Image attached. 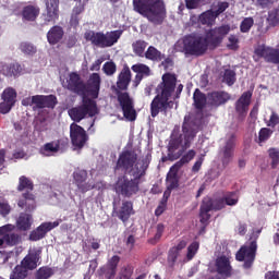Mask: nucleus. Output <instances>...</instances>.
<instances>
[{
    "label": "nucleus",
    "instance_id": "603ef678",
    "mask_svg": "<svg viewBox=\"0 0 279 279\" xmlns=\"http://www.w3.org/2000/svg\"><path fill=\"white\" fill-rule=\"evenodd\" d=\"M269 158L272 160V167H277L279 163V149L278 148H270L268 150Z\"/></svg>",
    "mask_w": 279,
    "mask_h": 279
},
{
    "label": "nucleus",
    "instance_id": "5fc2aeb1",
    "mask_svg": "<svg viewBox=\"0 0 279 279\" xmlns=\"http://www.w3.org/2000/svg\"><path fill=\"white\" fill-rule=\"evenodd\" d=\"M12 108H14V105H12V102H8L5 100L0 102L1 114H8V112H10V110H12Z\"/></svg>",
    "mask_w": 279,
    "mask_h": 279
},
{
    "label": "nucleus",
    "instance_id": "7c9ffc66",
    "mask_svg": "<svg viewBox=\"0 0 279 279\" xmlns=\"http://www.w3.org/2000/svg\"><path fill=\"white\" fill-rule=\"evenodd\" d=\"M36 197L32 193H24L22 198L19 201L17 206L20 208H26V210L36 209Z\"/></svg>",
    "mask_w": 279,
    "mask_h": 279
},
{
    "label": "nucleus",
    "instance_id": "20e7f679",
    "mask_svg": "<svg viewBox=\"0 0 279 279\" xmlns=\"http://www.w3.org/2000/svg\"><path fill=\"white\" fill-rule=\"evenodd\" d=\"M173 90H175V75L165 74L162 83L157 87V96L150 105L151 117H158L159 112L173 108V100H171Z\"/></svg>",
    "mask_w": 279,
    "mask_h": 279
},
{
    "label": "nucleus",
    "instance_id": "aec40b11",
    "mask_svg": "<svg viewBox=\"0 0 279 279\" xmlns=\"http://www.w3.org/2000/svg\"><path fill=\"white\" fill-rule=\"evenodd\" d=\"M216 269L222 276H232V265L230 264V255H220L216 258Z\"/></svg>",
    "mask_w": 279,
    "mask_h": 279
},
{
    "label": "nucleus",
    "instance_id": "c9c22d12",
    "mask_svg": "<svg viewBox=\"0 0 279 279\" xmlns=\"http://www.w3.org/2000/svg\"><path fill=\"white\" fill-rule=\"evenodd\" d=\"M38 14H40V10L34 5L24 8L22 12L24 21H36Z\"/></svg>",
    "mask_w": 279,
    "mask_h": 279
},
{
    "label": "nucleus",
    "instance_id": "0e129e2a",
    "mask_svg": "<svg viewBox=\"0 0 279 279\" xmlns=\"http://www.w3.org/2000/svg\"><path fill=\"white\" fill-rule=\"evenodd\" d=\"M162 232H165V226L159 223L157 225V231L155 234V240L158 241V239H160V236H162Z\"/></svg>",
    "mask_w": 279,
    "mask_h": 279
},
{
    "label": "nucleus",
    "instance_id": "5701e85b",
    "mask_svg": "<svg viewBox=\"0 0 279 279\" xmlns=\"http://www.w3.org/2000/svg\"><path fill=\"white\" fill-rule=\"evenodd\" d=\"M58 0H47L46 10L47 14L45 15L46 24L56 23L58 21Z\"/></svg>",
    "mask_w": 279,
    "mask_h": 279
},
{
    "label": "nucleus",
    "instance_id": "f03ea898",
    "mask_svg": "<svg viewBox=\"0 0 279 279\" xmlns=\"http://www.w3.org/2000/svg\"><path fill=\"white\" fill-rule=\"evenodd\" d=\"M198 130L199 123L195 122L190 116H186L183 122V133L178 136L177 130L172 132L168 146V158L170 160H178L184 154L185 149L191 147Z\"/></svg>",
    "mask_w": 279,
    "mask_h": 279
},
{
    "label": "nucleus",
    "instance_id": "49530a36",
    "mask_svg": "<svg viewBox=\"0 0 279 279\" xmlns=\"http://www.w3.org/2000/svg\"><path fill=\"white\" fill-rule=\"evenodd\" d=\"M272 132L271 130L264 128L259 131V135H258V140L257 143L259 145H263V143H265V141H269V137L271 136Z\"/></svg>",
    "mask_w": 279,
    "mask_h": 279
},
{
    "label": "nucleus",
    "instance_id": "e2e57ef3",
    "mask_svg": "<svg viewBox=\"0 0 279 279\" xmlns=\"http://www.w3.org/2000/svg\"><path fill=\"white\" fill-rule=\"evenodd\" d=\"M104 63V59L100 58L98 60H96L92 66H90V71H99L101 69V64Z\"/></svg>",
    "mask_w": 279,
    "mask_h": 279
},
{
    "label": "nucleus",
    "instance_id": "6ab92c4d",
    "mask_svg": "<svg viewBox=\"0 0 279 279\" xmlns=\"http://www.w3.org/2000/svg\"><path fill=\"white\" fill-rule=\"evenodd\" d=\"M228 34H230V26L225 25L207 33V38L209 39L211 47H217V45L223 39V36Z\"/></svg>",
    "mask_w": 279,
    "mask_h": 279
},
{
    "label": "nucleus",
    "instance_id": "bb28decb",
    "mask_svg": "<svg viewBox=\"0 0 279 279\" xmlns=\"http://www.w3.org/2000/svg\"><path fill=\"white\" fill-rule=\"evenodd\" d=\"M132 71L134 73H137L135 76L136 86L141 84V80H143L144 77H149V75H151V70L149 69V66L143 63H136L132 65Z\"/></svg>",
    "mask_w": 279,
    "mask_h": 279
},
{
    "label": "nucleus",
    "instance_id": "4c0bfd02",
    "mask_svg": "<svg viewBox=\"0 0 279 279\" xmlns=\"http://www.w3.org/2000/svg\"><path fill=\"white\" fill-rule=\"evenodd\" d=\"M60 149V144L58 142H50L44 145V147L40 149V154L43 156H53V154H58Z\"/></svg>",
    "mask_w": 279,
    "mask_h": 279
},
{
    "label": "nucleus",
    "instance_id": "79ce46f5",
    "mask_svg": "<svg viewBox=\"0 0 279 279\" xmlns=\"http://www.w3.org/2000/svg\"><path fill=\"white\" fill-rule=\"evenodd\" d=\"M197 250H199V243L193 242L187 247V253L185 255V258H183L181 262L186 263V260H193V258H195V254H197Z\"/></svg>",
    "mask_w": 279,
    "mask_h": 279
},
{
    "label": "nucleus",
    "instance_id": "8fccbe9b",
    "mask_svg": "<svg viewBox=\"0 0 279 279\" xmlns=\"http://www.w3.org/2000/svg\"><path fill=\"white\" fill-rule=\"evenodd\" d=\"M102 71L106 75H114V73H117V64L112 61L106 62L102 66Z\"/></svg>",
    "mask_w": 279,
    "mask_h": 279
},
{
    "label": "nucleus",
    "instance_id": "b1692460",
    "mask_svg": "<svg viewBox=\"0 0 279 279\" xmlns=\"http://www.w3.org/2000/svg\"><path fill=\"white\" fill-rule=\"evenodd\" d=\"M186 247V241H181L177 246H173L168 254V263L170 267L175 265V260L182 262V251Z\"/></svg>",
    "mask_w": 279,
    "mask_h": 279
},
{
    "label": "nucleus",
    "instance_id": "f8f14e48",
    "mask_svg": "<svg viewBox=\"0 0 279 279\" xmlns=\"http://www.w3.org/2000/svg\"><path fill=\"white\" fill-rule=\"evenodd\" d=\"M256 241H252L250 244L242 246L236 255V260L244 262V269H250L254 265V259L256 258Z\"/></svg>",
    "mask_w": 279,
    "mask_h": 279
},
{
    "label": "nucleus",
    "instance_id": "338daca9",
    "mask_svg": "<svg viewBox=\"0 0 279 279\" xmlns=\"http://www.w3.org/2000/svg\"><path fill=\"white\" fill-rule=\"evenodd\" d=\"M22 106H33L34 107V96L24 98L22 100Z\"/></svg>",
    "mask_w": 279,
    "mask_h": 279
},
{
    "label": "nucleus",
    "instance_id": "e433bc0d",
    "mask_svg": "<svg viewBox=\"0 0 279 279\" xmlns=\"http://www.w3.org/2000/svg\"><path fill=\"white\" fill-rule=\"evenodd\" d=\"M193 99H194V106L198 110H202V108H204V106L208 104V96L206 97V95L202 94L199 89H196L194 92Z\"/></svg>",
    "mask_w": 279,
    "mask_h": 279
},
{
    "label": "nucleus",
    "instance_id": "f257e3e1",
    "mask_svg": "<svg viewBox=\"0 0 279 279\" xmlns=\"http://www.w3.org/2000/svg\"><path fill=\"white\" fill-rule=\"evenodd\" d=\"M150 160L151 155L149 154L136 159L135 153H122L118 160L117 169H124V171H128L132 178L121 177L116 184V192L120 195H125L126 197L137 193L141 178L145 175V171H147Z\"/></svg>",
    "mask_w": 279,
    "mask_h": 279
},
{
    "label": "nucleus",
    "instance_id": "37998d69",
    "mask_svg": "<svg viewBox=\"0 0 279 279\" xmlns=\"http://www.w3.org/2000/svg\"><path fill=\"white\" fill-rule=\"evenodd\" d=\"M25 189L32 191V189H34V185L27 177H20L17 191H25Z\"/></svg>",
    "mask_w": 279,
    "mask_h": 279
},
{
    "label": "nucleus",
    "instance_id": "ddd939ff",
    "mask_svg": "<svg viewBox=\"0 0 279 279\" xmlns=\"http://www.w3.org/2000/svg\"><path fill=\"white\" fill-rule=\"evenodd\" d=\"M70 138L74 147L82 149V147H84L88 141V134H86L84 128L77 125L76 123H72L70 125Z\"/></svg>",
    "mask_w": 279,
    "mask_h": 279
},
{
    "label": "nucleus",
    "instance_id": "ea45409f",
    "mask_svg": "<svg viewBox=\"0 0 279 279\" xmlns=\"http://www.w3.org/2000/svg\"><path fill=\"white\" fill-rule=\"evenodd\" d=\"M133 51L135 56H138L140 58H145V49H147V43L144 40H137L133 43L132 45Z\"/></svg>",
    "mask_w": 279,
    "mask_h": 279
},
{
    "label": "nucleus",
    "instance_id": "774afa93",
    "mask_svg": "<svg viewBox=\"0 0 279 279\" xmlns=\"http://www.w3.org/2000/svg\"><path fill=\"white\" fill-rule=\"evenodd\" d=\"M265 278L266 279H279V274H278V271H268L265 275Z\"/></svg>",
    "mask_w": 279,
    "mask_h": 279
},
{
    "label": "nucleus",
    "instance_id": "2f4dec72",
    "mask_svg": "<svg viewBox=\"0 0 279 279\" xmlns=\"http://www.w3.org/2000/svg\"><path fill=\"white\" fill-rule=\"evenodd\" d=\"M132 80V72L130 68H124L118 78L117 86L120 90H125L128 86H130V82Z\"/></svg>",
    "mask_w": 279,
    "mask_h": 279
},
{
    "label": "nucleus",
    "instance_id": "393cba45",
    "mask_svg": "<svg viewBox=\"0 0 279 279\" xmlns=\"http://www.w3.org/2000/svg\"><path fill=\"white\" fill-rule=\"evenodd\" d=\"M119 256H112L106 266H104L100 271L105 275V278L112 279L117 275V267L119 265Z\"/></svg>",
    "mask_w": 279,
    "mask_h": 279
},
{
    "label": "nucleus",
    "instance_id": "9b49d317",
    "mask_svg": "<svg viewBox=\"0 0 279 279\" xmlns=\"http://www.w3.org/2000/svg\"><path fill=\"white\" fill-rule=\"evenodd\" d=\"M74 182L81 191V193H88V191H93V189H97L98 191L104 189V183H94L93 181L86 182L88 180V172L86 170H76L73 173Z\"/></svg>",
    "mask_w": 279,
    "mask_h": 279
},
{
    "label": "nucleus",
    "instance_id": "a19ab883",
    "mask_svg": "<svg viewBox=\"0 0 279 279\" xmlns=\"http://www.w3.org/2000/svg\"><path fill=\"white\" fill-rule=\"evenodd\" d=\"M2 100L14 106V104H16V90L12 87L4 89L2 93Z\"/></svg>",
    "mask_w": 279,
    "mask_h": 279
},
{
    "label": "nucleus",
    "instance_id": "13d9d810",
    "mask_svg": "<svg viewBox=\"0 0 279 279\" xmlns=\"http://www.w3.org/2000/svg\"><path fill=\"white\" fill-rule=\"evenodd\" d=\"M279 123V117L277 116L276 112H272L270 116L269 121L267 122L268 128H276Z\"/></svg>",
    "mask_w": 279,
    "mask_h": 279
},
{
    "label": "nucleus",
    "instance_id": "dca6fc26",
    "mask_svg": "<svg viewBox=\"0 0 279 279\" xmlns=\"http://www.w3.org/2000/svg\"><path fill=\"white\" fill-rule=\"evenodd\" d=\"M255 54L259 58H264L266 62H272V64H279V49H274L265 45L258 46L255 49Z\"/></svg>",
    "mask_w": 279,
    "mask_h": 279
},
{
    "label": "nucleus",
    "instance_id": "6e6552de",
    "mask_svg": "<svg viewBox=\"0 0 279 279\" xmlns=\"http://www.w3.org/2000/svg\"><path fill=\"white\" fill-rule=\"evenodd\" d=\"M123 31H111L106 34L101 32L87 31L84 35L85 40L87 43H92L96 47H100L101 49H106V47H112L119 43V38H121Z\"/></svg>",
    "mask_w": 279,
    "mask_h": 279
},
{
    "label": "nucleus",
    "instance_id": "cd10ccee",
    "mask_svg": "<svg viewBox=\"0 0 279 279\" xmlns=\"http://www.w3.org/2000/svg\"><path fill=\"white\" fill-rule=\"evenodd\" d=\"M32 223H34V218L29 214L22 213L16 219V228L23 232L29 230L32 228Z\"/></svg>",
    "mask_w": 279,
    "mask_h": 279
},
{
    "label": "nucleus",
    "instance_id": "72a5a7b5",
    "mask_svg": "<svg viewBox=\"0 0 279 279\" xmlns=\"http://www.w3.org/2000/svg\"><path fill=\"white\" fill-rule=\"evenodd\" d=\"M62 36H64V31H62V27L54 26L47 34L48 43L50 45H57V43L62 40Z\"/></svg>",
    "mask_w": 279,
    "mask_h": 279
},
{
    "label": "nucleus",
    "instance_id": "3c124183",
    "mask_svg": "<svg viewBox=\"0 0 279 279\" xmlns=\"http://www.w3.org/2000/svg\"><path fill=\"white\" fill-rule=\"evenodd\" d=\"M20 49L23 53H27L28 56H31L32 53H36L35 46L29 43H22L20 45Z\"/></svg>",
    "mask_w": 279,
    "mask_h": 279
},
{
    "label": "nucleus",
    "instance_id": "4468645a",
    "mask_svg": "<svg viewBox=\"0 0 279 279\" xmlns=\"http://www.w3.org/2000/svg\"><path fill=\"white\" fill-rule=\"evenodd\" d=\"M118 101L121 106L122 112L128 121L136 119V110H134V102L128 93L118 94Z\"/></svg>",
    "mask_w": 279,
    "mask_h": 279
},
{
    "label": "nucleus",
    "instance_id": "6e6d98bb",
    "mask_svg": "<svg viewBox=\"0 0 279 279\" xmlns=\"http://www.w3.org/2000/svg\"><path fill=\"white\" fill-rule=\"evenodd\" d=\"M10 210L12 209L10 208V205L8 204V202L0 201V215L5 217V215H10Z\"/></svg>",
    "mask_w": 279,
    "mask_h": 279
},
{
    "label": "nucleus",
    "instance_id": "412c9836",
    "mask_svg": "<svg viewBox=\"0 0 279 279\" xmlns=\"http://www.w3.org/2000/svg\"><path fill=\"white\" fill-rule=\"evenodd\" d=\"M250 104H252V90L244 92L235 102V110L238 114L245 117V114H247Z\"/></svg>",
    "mask_w": 279,
    "mask_h": 279
},
{
    "label": "nucleus",
    "instance_id": "423d86ee",
    "mask_svg": "<svg viewBox=\"0 0 279 279\" xmlns=\"http://www.w3.org/2000/svg\"><path fill=\"white\" fill-rule=\"evenodd\" d=\"M135 12L151 23H161L165 19V2L161 0H133Z\"/></svg>",
    "mask_w": 279,
    "mask_h": 279
},
{
    "label": "nucleus",
    "instance_id": "de8ad7c7",
    "mask_svg": "<svg viewBox=\"0 0 279 279\" xmlns=\"http://www.w3.org/2000/svg\"><path fill=\"white\" fill-rule=\"evenodd\" d=\"M206 3V0H185V8L187 10H197V8H202Z\"/></svg>",
    "mask_w": 279,
    "mask_h": 279
},
{
    "label": "nucleus",
    "instance_id": "1a4fd4ad",
    "mask_svg": "<svg viewBox=\"0 0 279 279\" xmlns=\"http://www.w3.org/2000/svg\"><path fill=\"white\" fill-rule=\"evenodd\" d=\"M40 262V250L32 248L22 260L20 266H16L11 275V279H23L27 277V271L36 269Z\"/></svg>",
    "mask_w": 279,
    "mask_h": 279
},
{
    "label": "nucleus",
    "instance_id": "f3484780",
    "mask_svg": "<svg viewBox=\"0 0 279 279\" xmlns=\"http://www.w3.org/2000/svg\"><path fill=\"white\" fill-rule=\"evenodd\" d=\"M58 105V98L53 95L44 96L36 95L34 96L33 108H56Z\"/></svg>",
    "mask_w": 279,
    "mask_h": 279
},
{
    "label": "nucleus",
    "instance_id": "69168bd1",
    "mask_svg": "<svg viewBox=\"0 0 279 279\" xmlns=\"http://www.w3.org/2000/svg\"><path fill=\"white\" fill-rule=\"evenodd\" d=\"M204 162V157H201L199 159L196 160V162L194 163L192 171H194L195 173H197V171H199V169H202V163Z\"/></svg>",
    "mask_w": 279,
    "mask_h": 279
},
{
    "label": "nucleus",
    "instance_id": "0eeeda50",
    "mask_svg": "<svg viewBox=\"0 0 279 279\" xmlns=\"http://www.w3.org/2000/svg\"><path fill=\"white\" fill-rule=\"evenodd\" d=\"M239 203V195L236 193H229L225 196L223 201L213 202L210 198H204L201 206V221L206 223L210 219V210H221L223 206H236Z\"/></svg>",
    "mask_w": 279,
    "mask_h": 279
},
{
    "label": "nucleus",
    "instance_id": "39448f33",
    "mask_svg": "<svg viewBox=\"0 0 279 279\" xmlns=\"http://www.w3.org/2000/svg\"><path fill=\"white\" fill-rule=\"evenodd\" d=\"M208 47H213L208 35H190L179 39L174 45V50L185 56H202Z\"/></svg>",
    "mask_w": 279,
    "mask_h": 279
},
{
    "label": "nucleus",
    "instance_id": "c756f323",
    "mask_svg": "<svg viewBox=\"0 0 279 279\" xmlns=\"http://www.w3.org/2000/svg\"><path fill=\"white\" fill-rule=\"evenodd\" d=\"M119 219L121 221H128L132 215H134V207L131 202H123L120 208L117 210Z\"/></svg>",
    "mask_w": 279,
    "mask_h": 279
},
{
    "label": "nucleus",
    "instance_id": "473e14b6",
    "mask_svg": "<svg viewBox=\"0 0 279 279\" xmlns=\"http://www.w3.org/2000/svg\"><path fill=\"white\" fill-rule=\"evenodd\" d=\"M0 73L5 77L16 76L17 73H21V65L17 63H0Z\"/></svg>",
    "mask_w": 279,
    "mask_h": 279
},
{
    "label": "nucleus",
    "instance_id": "052dcab7",
    "mask_svg": "<svg viewBox=\"0 0 279 279\" xmlns=\"http://www.w3.org/2000/svg\"><path fill=\"white\" fill-rule=\"evenodd\" d=\"M226 10H228V2H219L218 10L216 11L213 10V12L216 16H219V14L226 12Z\"/></svg>",
    "mask_w": 279,
    "mask_h": 279
},
{
    "label": "nucleus",
    "instance_id": "680f3d73",
    "mask_svg": "<svg viewBox=\"0 0 279 279\" xmlns=\"http://www.w3.org/2000/svg\"><path fill=\"white\" fill-rule=\"evenodd\" d=\"M165 208H167V199H165L163 202H161V203L159 204V206L156 208V210H155L156 217H160V215H161L162 213H165Z\"/></svg>",
    "mask_w": 279,
    "mask_h": 279
},
{
    "label": "nucleus",
    "instance_id": "a18cd8bd",
    "mask_svg": "<svg viewBox=\"0 0 279 279\" xmlns=\"http://www.w3.org/2000/svg\"><path fill=\"white\" fill-rule=\"evenodd\" d=\"M223 82L228 84V86H232L234 82H236V74L232 70H226L223 74Z\"/></svg>",
    "mask_w": 279,
    "mask_h": 279
},
{
    "label": "nucleus",
    "instance_id": "a878e982",
    "mask_svg": "<svg viewBox=\"0 0 279 279\" xmlns=\"http://www.w3.org/2000/svg\"><path fill=\"white\" fill-rule=\"evenodd\" d=\"M226 101H230V94L226 92H213L208 95L209 106H221Z\"/></svg>",
    "mask_w": 279,
    "mask_h": 279
},
{
    "label": "nucleus",
    "instance_id": "c85d7f7f",
    "mask_svg": "<svg viewBox=\"0 0 279 279\" xmlns=\"http://www.w3.org/2000/svg\"><path fill=\"white\" fill-rule=\"evenodd\" d=\"M234 148V135L227 141L225 148L220 153L223 165H228L232 160V149Z\"/></svg>",
    "mask_w": 279,
    "mask_h": 279
},
{
    "label": "nucleus",
    "instance_id": "58836bf2",
    "mask_svg": "<svg viewBox=\"0 0 279 279\" xmlns=\"http://www.w3.org/2000/svg\"><path fill=\"white\" fill-rule=\"evenodd\" d=\"M215 19H217V15L213 10H208L199 15V22L202 25H213L215 23Z\"/></svg>",
    "mask_w": 279,
    "mask_h": 279
},
{
    "label": "nucleus",
    "instance_id": "c03bdc74",
    "mask_svg": "<svg viewBox=\"0 0 279 279\" xmlns=\"http://www.w3.org/2000/svg\"><path fill=\"white\" fill-rule=\"evenodd\" d=\"M53 276V270L51 268H39V270L36 274V279H49Z\"/></svg>",
    "mask_w": 279,
    "mask_h": 279
},
{
    "label": "nucleus",
    "instance_id": "7ed1b4c3",
    "mask_svg": "<svg viewBox=\"0 0 279 279\" xmlns=\"http://www.w3.org/2000/svg\"><path fill=\"white\" fill-rule=\"evenodd\" d=\"M65 86L69 90L77 93V95H83L82 105L69 110V116L72 121H76L77 123H80V121H82V119H85L87 114L89 117H95V114H99V109L97 108V104L95 102V100L86 97V93H84V90H86V86L84 85V83H82L80 74L71 73L69 75V80L66 81Z\"/></svg>",
    "mask_w": 279,
    "mask_h": 279
},
{
    "label": "nucleus",
    "instance_id": "864d4df0",
    "mask_svg": "<svg viewBox=\"0 0 279 279\" xmlns=\"http://www.w3.org/2000/svg\"><path fill=\"white\" fill-rule=\"evenodd\" d=\"M78 5L73 9V14L77 16V14H82L84 12V5L88 3V0H75Z\"/></svg>",
    "mask_w": 279,
    "mask_h": 279
},
{
    "label": "nucleus",
    "instance_id": "4be33fe9",
    "mask_svg": "<svg viewBox=\"0 0 279 279\" xmlns=\"http://www.w3.org/2000/svg\"><path fill=\"white\" fill-rule=\"evenodd\" d=\"M16 227L14 225H5L0 227V236L4 235L5 245H16L19 243V235L13 232Z\"/></svg>",
    "mask_w": 279,
    "mask_h": 279
},
{
    "label": "nucleus",
    "instance_id": "09e8293b",
    "mask_svg": "<svg viewBox=\"0 0 279 279\" xmlns=\"http://www.w3.org/2000/svg\"><path fill=\"white\" fill-rule=\"evenodd\" d=\"M253 25H254V19L245 17L241 23L240 29L241 32H243V34H246V32L252 29Z\"/></svg>",
    "mask_w": 279,
    "mask_h": 279
},
{
    "label": "nucleus",
    "instance_id": "2eb2a0df",
    "mask_svg": "<svg viewBox=\"0 0 279 279\" xmlns=\"http://www.w3.org/2000/svg\"><path fill=\"white\" fill-rule=\"evenodd\" d=\"M62 223V219H58L53 222H44L36 230L32 231L29 234L31 241H40L47 236V232H51L53 228H58Z\"/></svg>",
    "mask_w": 279,
    "mask_h": 279
},
{
    "label": "nucleus",
    "instance_id": "4d7b16f0",
    "mask_svg": "<svg viewBox=\"0 0 279 279\" xmlns=\"http://www.w3.org/2000/svg\"><path fill=\"white\" fill-rule=\"evenodd\" d=\"M228 47H229V49H238L239 48V38L234 35H231L229 37Z\"/></svg>",
    "mask_w": 279,
    "mask_h": 279
},
{
    "label": "nucleus",
    "instance_id": "a211bd4d",
    "mask_svg": "<svg viewBox=\"0 0 279 279\" xmlns=\"http://www.w3.org/2000/svg\"><path fill=\"white\" fill-rule=\"evenodd\" d=\"M101 85V76L98 73H93L88 80L86 97H92V99H97L99 97V88Z\"/></svg>",
    "mask_w": 279,
    "mask_h": 279
},
{
    "label": "nucleus",
    "instance_id": "f704fd0d",
    "mask_svg": "<svg viewBox=\"0 0 279 279\" xmlns=\"http://www.w3.org/2000/svg\"><path fill=\"white\" fill-rule=\"evenodd\" d=\"M146 60H153L154 62H160L165 58L162 52H160L156 47L149 46L144 54Z\"/></svg>",
    "mask_w": 279,
    "mask_h": 279
},
{
    "label": "nucleus",
    "instance_id": "bf43d9fd",
    "mask_svg": "<svg viewBox=\"0 0 279 279\" xmlns=\"http://www.w3.org/2000/svg\"><path fill=\"white\" fill-rule=\"evenodd\" d=\"M268 19L272 21V23H279V7L269 12Z\"/></svg>",
    "mask_w": 279,
    "mask_h": 279
},
{
    "label": "nucleus",
    "instance_id": "9d476101",
    "mask_svg": "<svg viewBox=\"0 0 279 279\" xmlns=\"http://www.w3.org/2000/svg\"><path fill=\"white\" fill-rule=\"evenodd\" d=\"M195 158V150H189L180 161H178L175 165H173L170 168V171L167 175V191L163 193L165 199H169V195H171V191L173 189H178V170L183 166L186 165V162H191Z\"/></svg>",
    "mask_w": 279,
    "mask_h": 279
}]
</instances>
